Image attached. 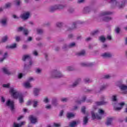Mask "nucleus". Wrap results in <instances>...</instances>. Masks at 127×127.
Listing matches in <instances>:
<instances>
[{
	"instance_id": "774afa93",
	"label": "nucleus",
	"mask_w": 127,
	"mask_h": 127,
	"mask_svg": "<svg viewBox=\"0 0 127 127\" xmlns=\"http://www.w3.org/2000/svg\"><path fill=\"white\" fill-rule=\"evenodd\" d=\"M104 79H110V78H111V75L109 74L104 75Z\"/></svg>"
},
{
	"instance_id": "c03bdc74",
	"label": "nucleus",
	"mask_w": 127,
	"mask_h": 127,
	"mask_svg": "<svg viewBox=\"0 0 127 127\" xmlns=\"http://www.w3.org/2000/svg\"><path fill=\"white\" fill-rule=\"evenodd\" d=\"M68 98H62L61 99V102H62L63 103H67V102H68Z\"/></svg>"
},
{
	"instance_id": "f3484780",
	"label": "nucleus",
	"mask_w": 127,
	"mask_h": 127,
	"mask_svg": "<svg viewBox=\"0 0 127 127\" xmlns=\"http://www.w3.org/2000/svg\"><path fill=\"white\" fill-rule=\"evenodd\" d=\"M29 119L32 124H35L37 122V119L34 116L31 115L29 117Z\"/></svg>"
},
{
	"instance_id": "052dcab7",
	"label": "nucleus",
	"mask_w": 127,
	"mask_h": 127,
	"mask_svg": "<svg viewBox=\"0 0 127 127\" xmlns=\"http://www.w3.org/2000/svg\"><path fill=\"white\" fill-rule=\"evenodd\" d=\"M98 113L100 115H104V113H105V112L104 111V110H103L102 109H99L98 110Z\"/></svg>"
},
{
	"instance_id": "4d7b16f0",
	"label": "nucleus",
	"mask_w": 127,
	"mask_h": 127,
	"mask_svg": "<svg viewBox=\"0 0 127 127\" xmlns=\"http://www.w3.org/2000/svg\"><path fill=\"white\" fill-rule=\"evenodd\" d=\"M81 112H82L83 114H86V107L83 106V107L81 108Z\"/></svg>"
},
{
	"instance_id": "423d86ee",
	"label": "nucleus",
	"mask_w": 127,
	"mask_h": 127,
	"mask_svg": "<svg viewBox=\"0 0 127 127\" xmlns=\"http://www.w3.org/2000/svg\"><path fill=\"white\" fill-rule=\"evenodd\" d=\"M6 105L9 108L11 113L13 114L15 112V108H14V102L13 101H11L10 100H8L6 102Z\"/></svg>"
},
{
	"instance_id": "c9c22d12",
	"label": "nucleus",
	"mask_w": 127,
	"mask_h": 127,
	"mask_svg": "<svg viewBox=\"0 0 127 127\" xmlns=\"http://www.w3.org/2000/svg\"><path fill=\"white\" fill-rule=\"evenodd\" d=\"M77 55L78 56H85L86 55V52L85 50L81 51L77 54Z\"/></svg>"
},
{
	"instance_id": "f257e3e1",
	"label": "nucleus",
	"mask_w": 127,
	"mask_h": 127,
	"mask_svg": "<svg viewBox=\"0 0 127 127\" xmlns=\"http://www.w3.org/2000/svg\"><path fill=\"white\" fill-rule=\"evenodd\" d=\"M9 92L11 93L12 97L14 99H17L18 98L20 104H23L24 100H23V95H22L21 93L17 91V90L14 89L13 88H11Z\"/></svg>"
},
{
	"instance_id": "39448f33",
	"label": "nucleus",
	"mask_w": 127,
	"mask_h": 127,
	"mask_svg": "<svg viewBox=\"0 0 127 127\" xmlns=\"http://www.w3.org/2000/svg\"><path fill=\"white\" fill-rule=\"evenodd\" d=\"M30 16H31V12L29 11H24L20 15V18L23 20H27Z\"/></svg>"
},
{
	"instance_id": "9b49d317",
	"label": "nucleus",
	"mask_w": 127,
	"mask_h": 127,
	"mask_svg": "<svg viewBox=\"0 0 127 127\" xmlns=\"http://www.w3.org/2000/svg\"><path fill=\"white\" fill-rule=\"evenodd\" d=\"M95 63H81L80 66L82 67H92L95 65Z\"/></svg>"
},
{
	"instance_id": "a19ab883",
	"label": "nucleus",
	"mask_w": 127,
	"mask_h": 127,
	"mask_svg": "<svg viewBox=\"0 0 127 127\" xmlns=\"http://www.w3.org/2000/svg\"><path fill=\"white\" fill-rule=\"evenodd\" d=\"M0 23H1L2 25L3 26H5V25H6V19H2L1 20Z\"/></svg>"
},
{
	"instance_id": "20e7f679",
	"label": "nucleus",
	"mask_w": 127,
	"mask_h": 127,
	"mask_svg": "<svg viewBox=\"0 0 127 127\" xmlns=\"http://www.w3.org/2000/svg\"><path fill=\"white\" fill-rule=\"evenodd\" d=\"M52 78H62L64 75L58 69H54L51 73Z\"/></svg>"
},
{
	"instance_id": "5701e85b",
	"label": "nucleus",
	"mask_w": 127,
	"mask_h": 127,
	"mask_svg": "<svg viewBox=\"0 0 127 127\" xmlns=\"http://www.w3.org/2000/svg\"><path fill=\"white\" fill-rule=\"evenodd\" d=\"M52 105H53V106H54L55 107H57V106H58V100H57V98H54L52 99Z\"/></svg>"
},
{
	"instance_id": "13d9d810",
	"label": "nucleus",
	"mask_w": 127,
	"mask_h": 127,
	"mask_svg": "<svg viewBox=\"0 0 127 127\" xmlns=\"http://www.w3.org/2000/svg\"><path fill=\"white\" fill-rule=\"evenodd\" d=\"M115 31L116 33L119 34V33H120V31H121V28L119 27H116V28L115 29Z\"/></svg>"
},
{
	"instance_id": "6ab92c4d",
	"label": "nucleus",
	"mask_w": 127,
	"mask_h": 127,
	"mask_svg": "<svg viewBox=\"0 0 127 127\" xmlns=\"http://www.w3.org/2000/svg\"><path fill=\"white\" fill-rule=\"evenodd\" d=\"M56 10H57L56 5L51 6L48 8V11H49V12H54V11H56Z\"/></svg>"
},
{
	"instance_id": "69168bd1",
	"label": "nucleus",
	"mask_w": 127,
	"mask_h": 127,
	"mask_svg": "<svg viewBox=\"0 0 127 127\" xmlns=\"http://www.w3.org/2000/svg\"><path fill=\"white\" fill-rule=\"evenodd\" d=\"M86 96H83L82 98V100L80 101V103H84L86 101Z\"/></svg>"
},
{
	"instance_id": "f704fd0d",
	"label": "nucleus",
	"mask_w": 127,
	"mask_h": 127,
	"mask_svg": "<svg viewBox=\"0 0 127 127\" xmlns=\"http://www.w3.org/2000/svg\"><path fill=\"white\" fill-rule=\"evenodd\" d=\"M66 117L67 119H71V118H74L75 117V115L72 113H68L66 114Z\"/></svg>"
},
{
	"instance_id": "4be33fe9",
	"label": "nucleus",
	"mask_w": 127,
	"mask_h": 127,
	"mask_svg": "<svg viewBox=\"0 0 127 127\" xmlns=\"http://www.w3.org/2000/svg\"><path fill=\"white\" fill-rule=\"evenodd\" d=\"M24 124L25 122H21L20 124H17L16 123L14 122L13 124V127H21L24 125Z\"/></svg>"
},
{
	"instance_id": "412c9836",
	"label": "nucleus",
	"mask_w": 127,
	"mask_h": 127,
	"mask_svg": "<svg viewBox=\"0 0 127 127\" xmlns=\"http://www.w3.org/2000/svg\"><path fill=\"white\" fill-rule=\"evenodd\" d=\"M88 122H89V118H88V116L84 117L83 119V126H86V125H88Z\"/></svg>"
},
{
	"instance_id": "a878e982",
	"label": "nucleus",
	"mask_w": 127,
	"mask_h": 127,
	"mask_svg": "<svg viewBox=\"0 0 127 127\" xmlns=\"http://www.w3.org/2000/svg\"><path fill=\"white\" fill-rule=\"evenodd\" d=\"M23 86L27 89H29L32 87L31 84H30V82H29L28 81H26L25 83H24Z\"/></svg>"
},
{
	"instance_id": "0eeeda50",
	"label": "nucleus",
	"mask_w": 127,
	"mask_h": 127,
	"mask_svg": "<svg viewBox=\"0 0 127 127\" xmlns=\"http://www.w3.org/2000/svg\"><path fill=\"white\" fill-rule=\"evenodd\" d=\"M118 87L120 89L123 94H127V85L123 83H119L117 84Z\"/></svg>"
},
{
	"instance_id": "7ed1b4c3",
	"label": "nucleus",
	"mask_w": 127,
	"mask_h": 127,
	"mask_svg": "<svg viewBox=\"0 0 127 127\" xmlns=\"http://www.w3.org/2000/svg\"><path fill=\"white\" fill-rule=\"evenodd\" d=\"M110 2L111 3H113L116 7H118V8H123L126 5L127 0H123L122 3H120L117 0H110Z\"/></svg>"
},
{
	"instance_id": "9d476101",
	"label": "nucleus",
	"mask_w": 127,
	"mask_h": 127,
	"mask_svg": "<svg viewBox=\"0 0 127 127\" xmlns=\"http://www.w3.org/2000/svg\"><path fill=\"white\" fill-rule=\"evenodd\" d=\"M82 80L81 78H77L72 84H71L69 87L70 88H76L80 83H81V81Z\"/></svg>"
},
{
	"instance_id": "f8f14e48",
	"label": "nucleus",
	"mask_w": 127,
	"mask_h": 127,
	"mask_svg": "<svg viewBox=\"0 0 127 127\" xmlns=\"http://www.w3.org/2000/svg\"><path fill=\"white\" fill-rule=\"evenodd\" d=\"M91 115L93 120H96V119L97 120H101V119H102V116H100V115L97 113L95 114L94 111H91Z\"/></svg>"
},
{
	"instance_id": "aec40b11",
	"label": "nucleus",
	"mask_w": 127,
	"mask_h": 127,
	"mask_svg": "<svg viewBox=\"0 0 127 127\" xmlns=\"http://www.w3.org/2000/svg\"><path fill=\"white\" fill-rule=\"evenodd\" d=\"M2 70L4 74H6V75H8L9 76V75H11V72L9 71V70L7 69V68L3 67L2 68Z\"/></svg>"
},
{
	"instance_id": "393cba45",
	"label": "nucleus",
	"mask_w": 127,
	"mask_h": 127,
	"mask_svg": "<svg viewBox=\"0 0 127 127\" xmlns=\"http://www.w3.org/2000/svg\"><path fill=\"white\" fill-rule=\"evenodd\" d=\"M32 103L33 107L35 109L38 107V101L36 100H34L32 101Z\"/></svg>"
},
{
	"instance_id": "6e6d98bb",
	"label": "nucleus",
	"mask_w": 127,
	"mask_h": 127,
	"mask_svg": "<svg viewBox=\"0 0 127 127\" xmlns=\"http://www.w3.org/2000/svg\"><path fill=\"white\" fill-rule=\"evenodd\" d=\"M32 81H34V78L30 77L28 78L27 82L30 83V82H32Z\"/></svg>"
},
{
	"instance_id": "bf43d9fd",
	"label": "nucleus",
	"mask_w": 127,
	"mask_h": 127,
	"mask_svg": "<svg viewBox=\"0 0 127 127\" xmlns=\"http://www.w3.org/2000/svg\"><path fill=\"white\" fill-rule=\"evenodd\" d=\"M41 71H42L41 69H40V68H37L36 69V73L37 74H40L41 73Z\"/></svg>"
},
{
	"instance_id": "c756f323",
	"label": "nucleus",
	"mask_w": 127,
	"mask_h": 127,
	"mask_svg": "<svg viewBox=\"0 0 127 127\" xmlns=\"http://www.w3.org/2000/svg\"><path fill=\"white\" fill-rule=\"evenodd\" d=\"M67 12L70 14H72L75 12V8L72 7H70L67 9Z\"/></svg>"
},
{
	"instance_id": "bb28decb",
	"label": "nucleus",
	"mask_w": 127,
	"mask_h": 127,
	"mask_svg": "<svg viewBox=\"0 0 127 127\" xmlns=\"http://www.w3.org/2000/svg\"><path fill=\"white\" fill-rule=\"evenodd\" d=\"M63 25H64L63 22H57L56 23V26L58 28H61V27H63Z\"/></svg>"
},
{
	"instance_id": "5fc2aeb1",
	"label": "nucleus",
	"mask_w": 127,
	"mask_h": 127,
	"mask_svg": "<svg viewBox=\"0 0 127 127\" xmlns=\"http://www.w3.org/2000/svg\"><path fill=\"white\" fill-rule=\"evenodd\" d=\"M66 31H72L73 30V29L72 28V27H70L69 26H65Z\"/></svg>"
},
{
	"instance_id": "49530a36",
	"label": "nucleus",
	"mask_w": 127,
	"mask_h": 127,
	"mask_svg": "<svg viewBox=\"0 0 127 127\" xmlns=\"http://www.w3.org/2000/svg\"><path fill=\"white\" fill-rule=\"evenodd\" d=\"M25 28L23 27H20L17 28V32H21V31H23Z\"/></svg>"
},
{
	"instance_id": "2f4dec72",
	"label": "nucleus",
	"mask_w": 127,
	"mask_h": 127,
	"mask_svg": "<svg viewBox=\"0 0 127 127\" xmlns=\"http://www.w3.org/2000/svg\"><path fill=\"white\" fill-rule=\"evenodd\" d=\"M66 70L68 71H74V70H75V67L73 66H67L66 67Z\"/></svg>"
},
{
	"instance_id": "72a5a7b5",
	"label": "nucleus",
	"mask_w": 127,
	"mask_h": 127,
	"mask_svg": "<svg viewBox=\"0 0 127 127\" xmlns=\"http://www.w3.org/2000/svg\"><path fill=\"white\" fill-rule=\"evenodd\" d=\"M37 34H43L44 31L43 29L41 28H37L36 29Z\"/></svg>"
},
{
	"instance_id": "f03ea898",
	"label": "nucleus",
	"mask_w": 127,
	"mask_h": 127,
	"mask_svg": "<svg viewBox=\"0 0 127 127\" xmlns=\"http://www.w3.org/2000/svg\"><path fill=\"white\" fill-rule=\"evenodd\" d=\"M111 14H113V12H111L110 11H105L101 12L99 14V17L101 18V19L103 20V21H110L113 19L112 17L110 16H106V15H110Z\"/></svg>"
},
{
	"instance_id": "6e6552de",
	"label": "nucleus",
	"mask_w": 127,
	"mask_h": 127,
	"mask_svg": "<svg viewBox=\"0 0 127 127\" xmlns=\"http://www.w3.org/2000/svg\"><path fill=\"white\" fill-rule=\"evenodd\" d=\"M28 65L25 64L24 65V70H26V71H28V70L30 68H31V66L33 64H34V62L32 61V60L31 59L30 61L28 62Z\"/></svg>"
},
{
	"instance_id": "473e14b6",
	"label": "nucleus",
	"mask_w": 127,
	"mask_h": 127,
	"mask_svg": "<svg viewBox=\"0 0 127 127\" xmlns=\"http://www.w3.org/2000/svg\"><path fill=\"white\" fill-rule=\"evenodd\" d=\"M16 45L17 44L16 43H14L9 46H7L6 48H9L10 49H14L15 48H16Z\"/></svg>"
},
{
	"instance_id": "4468645a",
	"label": "nucleus",
	"mask_w": 127,
	"mask_h": 127,
	"mask_svg": "<svg viewBox=\"0 0 127 127\" xmlns=\"http://www.w3.org/2000/svg\"><path fill=\"white\" fill-rule=\"evenodd\" d=\"M57 7V10H62L66 7L67 5L66 4H56Z\"/></svg>"
},
{
	"instance_id": "0e129e2a",
	"label": "nucleus",
	"mask_w": 127,
	"mask_h": 127,
	"mask_svg": "<svg viewBox=\"0 0 127 127\" xmlns=\"http://www.w3.org/2000/svg\"><path fill=\"white\" fill-rule=\"evenodd\" d=\"M73 37H74V35L73 34H70L68 35V38L69 39H72Z\"/></svg>"
},
{
	"instance_id": "a18cd8bd",
	"label": "nucleus",
	"mask_w": 127,
	"mask_h": 127,
	"mask_svg": "<svg viewBox=\"0 0 127 127\" xmlns=\"http://www.w3.org/2000/svg\"><path fill=\"white\" fill-rule=\"evenodd\" d=\"M10 6H11V3H7L6 4H5L4 6V8H9V7H10Z\"/></svg>"
},
{
	"instance_id": "cd10ccee",
	"label": "nucleus",
	"mask_w": 127,
	"mask_h": 127,
	"mask_svg": "<svg viewBox=\"0 0 127 127\" xmlns=\"http://www.w3.org/2000/svg\"><path fill=\"white\" fill-rule=\"evenodd\" d=\"M83 82H84L85 84H89L90 83H92V82H93V80H92V79H91L89 77H85L83 79Z\"/></svg>"
},
{
	"instance_id": "8fccbe9b",
	"label": "nucleus",
	"mask_w": 127,
	"mask_h": 127,
	"mask_svg": "<svg viewBox=\"0 0 127 127\" xmlns=\"http://www.w3.org/2000/svg\"><path fill=\"white\" fill-rule=\"evenodd\" d=\"M14 2L15 5H17L18 6L20 5V0H15L14 1Z\"/></svg>"
},
{
	"instance_id": "09e8293b",
	"label": "nucleus",
	"mask_w": 127,
	"mask_h": 127,
	"mask_svg": "<svg viewBox=\"0 0 127 127\" xmlns=\"http://www.w3.org/2000/svg\"><path fill=\"white\" fill-rule=\"evenodd\" d=\"M99 40L104 43V42L106 41V38L103 36H101L99 37Z\"/></svg>"
},
{
	"instance_id": "e2e57ef3",
	"label": "nucleus",
	"mask_w": 127,
	"mask_h": 127,
	"mask_svg": "<svg viewBox=\"0 0 127 127\" xmlns=\"http://www.w3.org/2000/svg\"><path fill=\"white\" fill-rule=\"evenodd\" d=\"M33 55H34L35 56H38V52H37V51H33Z\"/></svg>"
},
{
	"instance_id": "b1692460",
	"label": "nucleus",
	"mask_w": 127,
	"mask_h": 127,
	"mask_svg": "<svg viewBox=\"0 0 127 127\" xmlns=\"http://www.w3.org/2000/svg\"><path fill=\"white\" fill-rule=\"evenodd\" d=\"M107 88H108V85L103 84L100 87L99 90L98 91V92H102V91H104V90H106Z\"/></svg>"
},
{
	"instance_id": "4c0bfd02",
	"label": "nucleus",
	"mask_w": 127,
	"mask_h": 127,
	"mask_svg": "<svg viewBox=\"0 0 127 127\" xmlns=\"http://www.w3.org/2000/svg\"><path fill=\"white\" fill-rule=\"evenodd\" d=\"M69 45H67L66 44H64L63 46V50H68V49H69Z\"/></svg>"
},
{
	"instance_id": "603ef678",
	"label": "nucleus",
	"mask_w": 127,
	"mask_h": 127,
	"mask_svg": "<svg viewBox=\"0 0 127 127\" xmlns=\"http://www.w3.org/2000/svg\"><path fill=\"white\" fill-rule=\"evenodd\" d=\"M50 25H51V23L49 22H47L43 24V26H46V27H49Z\"/></svg>"
},
{
	"instance_id": "680f3d73",
	"label": "nucleus",
	"mask_w": 127,
	"mask_h": 127,
	"mask_svg": "<svg viewBox=\"0 0 127 127\" xmlns=\"http://www.w3.org/2000/svg\"><path fill=\"white\" fill-rule=\"evenodd\" d=\"M12 17H13V18H14V19H19V17L17 16V15L15 14H13L12 15Z\"/></svg>"
},
{
	"instance_id": "ea45409f",
	"label": "nucleus",
	"mask_w": 127,
	"mask_h": 127,
	"mask_svg": "<svg viewBox=\"0 0 127 127\" xmlns=\"http://www.w3.org/2000/svg\"><path fill=\"white\" fill-rule=\"evenodd\" d=\"M112 121H113V118H108L107 120V122L106 123V125L107 126H110V125H112Z\"/></svg>"
},
{
	"instance_id": "1a4fd4ad",
	"label": "nucleus",
	"mask_w": 127,
	"mask_h": 127,
	"mask_svg": "<svg viewBox=\"0 0 127 127\" xmlns=\"http://www.w3.org/2000/svg\"><path fill=\"white\" fill-rule=\"evenodd\" d=\"M125 105H126V103H125V102H121V103H118V106H119L120 107L115 106L114 107L115 111H116V112H120V111H121L122 109L124 108V106H125Z\"/></svg>"
},
{
	"instance_id": "338daca9",
	"label": "nucleus",
	"mask_w": 127,
	"mask_h": 127,
	"mask_svg": "<svg viewBox=\"0 0 127 127\" xmlns=\"http://www.w3.org/2000/svg\"><path fill=\"white\" fill-rule=\"evenodd\" d=\"M54 127H61V124H57V123H54Z\"/></svg>"
},
{
	"instance_id": "58836bf2",
	"label": "nucleus",
	"mask_w": 127,
	"mask_h": 127,
	"mask_svg": "<svg viewBox=\"0 0 127 127\" xmlns=\"http://www.w3.org/2000/svg\"><path fill=\"white\" fill-rule=\"evenodd\" d=\"M7 57V53L6 52L3 56V58L0 59V62H2Z\"/></svg>"
},
{
	"instance_id": "a211bd4d",
	"label": "nucleus",
	"mask_w": 127,
	"mask_h": 127,
	"mask_svg": "<svg viewBox=\"0 0 127 127\" xmlns=\"http://www.w3.org/2000/svg\"><path fill=\"white\" fill-rule=\"evenodd\" d=\"M40 88H35L33 90V94L34 95L35 97H37L39 95V92L41 91Z\"/></svg>"
},
{
	"instance_id": "37998d69",
	"label": "nucleus",
	"mask_w": 127,
	"mask_h": 127,
	"mask_svg": "<svg viewBox=\"0 0 127 127\" xmlns=\"http://www.w3.org/2000/svg\"><path fill=\"white\" fill-rule=\"evenodd\" d=\"M23 32L24 35H25V36H27V35H28V34H29V31L26 28L24 29Z\"/></svg>"
},
{
	"instance_id": "de8ad7c7",
	"label": "nucleus",
	"mask_w": 127,
	"mask_h": 127,
	"mask_svg": "<svg viewBox=\"0 0 127 127\" xmlns=\"http://www.w3.org/2000/svg\"><path fill=\"white\" fill-rule=\"evenodd\" d=\"M112 100L113 102H118V98H117V95H113Z\"/></svg>"
},
{
	"instance_id": "3c124183",
	"label": "nucleus",
	"mask_w": 127,
	"mask_h": 127,
	"mask_svg": "<svg viewBox=\"0 0 127 127\" xmlns=\"http://www.w3.org/2000/svg\"><path fill=\"white\" fill-rule=\"evenodd\" d=\"M7 39H8V37L7 36H5L2 37V42H6V41H7Z\"/></svg>"
},
{
	"instance_id": "ddd939ff",
	"label": "nucleus",
	"mask_w": 127,
	"mask_h": 127,
	"mask_svg": "<svg viewBox=\"0 0 127 127\" xmlns=\"http://www.w3.org/2000/svg\"><path fill=\"white\" fill-rule=\"evenodd\" d=\"M31 59V56L30 55H25L23 56L22 60L24 62H28Z\"/></svg>"
},
{
	"instance_id": "e433bc0d",
	"label": "nucleus",
	"mask_w": 127,
	"mask_h": 127,
	"mask_svg": "<svg viewBox=\"0 0 127 127\" xmlns=\"http://www.w3.org/2000/svg\"><path fill=\"white\" fill-rule=\"evenodd\" d=\"M70 127H77V122L76 121H72L69 124Z\"/></svg>"
},
{
	"instance_id": "2eb2a0df",
	"label": "nucleus",
	"mask_w": 127,
	"mask_h": 127,
	"mask_svg": "<svg viewBox=\"0 0 127 127\" xmlns=\"http://www.w3.org/2000/svg\"><path fill=\"white\" fill-rule=\"evenodd\" d=\"M92 11V7L91 6H85L83 9V13H89Z\"/></svg>"
},
{
	"instance_id": "dca6fc26",
	"label": "nucleus",
	"mask_w": 127,
	"mask_h": 127,
	"mask_svg": "<svg viewBox=\"0 0 127 127\" xmlns=\"http://www.w3.org/2000/svg\"><path fill=\"white\" fill-rule=\"evenodd\" d=\"M101 56L103 57V58H112L113 55L111 53L107 52L102 54Z\"/></svg>"
},
{
	"instance_id": "7c9ffc66",
	"label": "nucleus",
	"mask_w": 127,
	"mask_h": 127,
	"mask_svg": "<svg viewBox=\"0 0 127 127\" xmlns=\"http://www.w3.org/2000/svg\"><path fill=\"white\" fill-rule=\"evenodd\" d=\"M99 33H100V31L99 30H95L90 33V35L94 36L97 35V34H99Z\"/></svg>"
},
{
	"instance_id": "864d4df0",
	"label": "nucleus",
	"mask_w": 127,
	"mask_h": 127,
	"mask_svg": "<svg viewBox=\"0 0 127 127\" xmlns=\"http://www.w3.org/2000/svg\"><path fill=\"white\" fill-rule=\"evenodd\" d=\"M2 87H3V88H6L7 89H8L10 87V84L7 83V84H3Z\"/></svg>"
},
{
	"instance_id": "79ce46f5",
	"label": "nucleus",
	"mask_w": 127,
	"mask_h": 127,
	"mask_svg": "<svg viewBox=\"0 0 127 127\" xmlns=\"http://www.w3.org/2000/svg\"><path fill=\"white\" fill-rule=\"evenodd\" d=\"M68 46L69 48H73L74 47H76V43L75 42L70 43L68 45Z\"/></svg>"
},
{
	"instance_id": "c85d7f7f",
	"label": "nucleus",
	"mask_w": 127,
	"mask_h": 127,
	"mask_svg": "<svg viewBox=\"0 0 127 127\" xmlns=\"http://www.w3.org/2000/svg\"><path fill=\"white\" fill-rule=\"evenodd\" d=\"M97 106H102V105H107L108 104V102L103 101L100 102H97L95 103Z\"/></svg>"
}]
</instances>
